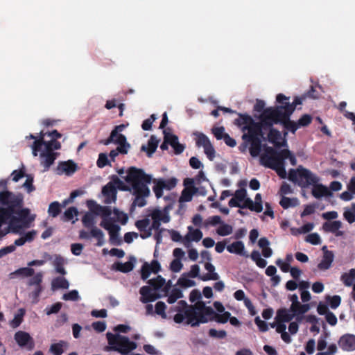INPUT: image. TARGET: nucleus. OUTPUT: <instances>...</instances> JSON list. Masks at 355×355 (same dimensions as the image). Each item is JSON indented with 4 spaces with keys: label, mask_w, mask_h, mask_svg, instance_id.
I'll return each mask as SVG.
<instances>
[{
    "label": "nucleus",
    "mask_w": 355,
    "mask_h": 355,
    "mask_svg": "<svg viewBox=\"0 0 355 355\" xmlns=\"http://www.w3.org/2000/svg\"><path fill=\"white\" fill-rule=\"evenodd\" d=\"M125 125H116L111 132L110 133V137L105 139V140H102L100 141L101 144H103L104 145H109L110 144H111L112 142V140L114 139V137H115L116 135H117V134H120L119 132H122L124 128H125Z\"/></svg>",
    "instance_id": "obj_43"
},
{
    "label": "nucleus",
    "mask_w": 355,
    "mask_h": 355,
    "mask_svg": "<svg viewBox=\"0 0 355 355\" xmlns=\"http://www.w3.org/2000/svg\"><path fill=\"white\" fill-rule=\"evenodd\" d=\"M125 180L132 189V194L135 196L132 207H143L146 205V198L150 195V189L147 184L150 183L152 178L146 174L144 170L132 166L128 168Z\"/></svg>",
    "instance_id": "obj_4"
},
{
    "label": "nucleus",
    "mask_w": 355,
    "mask_h": 355,
    "mask_svg": "<svg viewBox=\"0 0 355 355\" xmlns=\"http://www.w3.org/2000/svg\"><path fill=\"white\" fill-rule=\"evenodd\" d=\"M198 189L193 188L190 189L189 188H185L183 189L180 198V202H189L192 200V196L197 192Z\"/></svg>",
    "instance_id": "obj_44"
},
{
    "label": "nucleus",
    "mask_w": 355,
    "mask_h": 355,
    "mask_svg": "<svg viewBox=\"0 0 355 355\" xmlns=\"http://www.w3.org/2000/svg\"><path fill=\"white\" fill-rule=\"evenodd\" d=\"M102 193L105 196L104 202L105 204H111L116 200L117 191L111 181L103 187Z\"/></svg>",
    "instance_id": "obj_21"
},
{
    "label": "nucleus",
    "mask_w": 355,
    "mask_h": 355,
    "mask_svg": "<svg viewBox=\"0 0 355 355\" xmlns=\"http://www.w3.org/2000/svg\"><path fill=\"white\" fill-rule=\"evenodd\" d=\"M266 153L268 154H272L276 156L279 160H281L283 163H284L285 159H288L290 163L295 166L296 164V158L294 155L291 153V152L288 149H284L280 150L279 152L277 151L272 147L266 146Z\"/></svg>",
    "instance_id": "obj_14"
},
{
    "label": "nucleus",
    "mask_w": 355,
    "mask_h": 355,
    "mask_svg": "<svg viewBox=\"0 0 355 355\" xmlns=\"http://www.w3.org/2000/svg\"><path fill=\"white\" fill-rule=\"evenodd\" d=\"M295 317L296 318V320L299 322H302L304 319L306 322H311V315L304 316V315L300 313L292 312L291 307L288 309L286 308L279 309L277 311L275 320L276 321L282 322H288Z\"/></svg>",
    "instance_id": "obj_10"
},
{
    "label": "nucleus",
    "mask_w": 355,
    "mask_h": 355,
    "mask_svg": "<svg viewBox=\"0 0 355 355\" xmlns=\"http://www.w3.org/2000/svg\"><path fill=\"white\" fill-rule=\"evenodd\" d=\"M205 268L209 272L208 273L200 276V279L204 282L209 280H218L220 277L217 272H215V267L214 266L209 263L207 262L205 263Z\"/></svg>",
    "instance_id": "obj_29"
},
{
    "label": "nucleus",
    "mask_w": 355,
    "mask_h": 355,
    "mask_svg": "<svg viewBox=\"0 0 355 355\" xmlns=\"http://www.w3.org/2000/svg\"><path fill=\"white\" fill-rule=\"evenodd\" d=\"M279 204L284 209L293 207L297 205V199L283 196L279 202Z\"/></svg>",
    "instance_id": "obj_52"
},
{
    "label": "nucleus",
    "mask_w": 355,
    "mask_h": 355,
    "mask_svg": "<svg viewBox=\"0 0 355 355\" xmlns=\"http://www.w3.org/2000/svg\"><path fill=\"white\" fill-rule=\"evenodd\" d=\"M239 118L234 120V123L241 128L243 132L242 139L250 143V153L252 157H257L261 150L262 134L261 125L270 126L271 124L265 121L261 114L259 116V121L256 122L247 114L237 113Z\"/></svg>",
    "instance_id": "obj_2"
},
{
    "label": "nucleus",
    "mask_w": 355,
    "mask_h": 355,
    "mask_svg": "<svg viewBox=\"0 0 355 355\" xmlns=\"http://www.w3.org/2000/svg\"><path fill=\"white\" fill-rule=\"evenodd\" d=\"M43 146L44 147V150L54 153V150L60 149L61 144L53 138L51 141H46Z\"/></svg>",
    "instance_id": "obj_50"
},
{
    "label": "nucleus",
    "mask_w": 355,
    "mask_h": 355,
    "mask_svg": "<svg viewBox=\"0 0 355 355\" xmlns=\"http://www.w3.org/2000/svg\"><path fill=\"white\" fill-rule=\"evenodd\" d=\"M187 276V275H183L181 277H180L178 280V284L183 288H189L192 287L196 285L194 281L189 279Z\"/></svg>",
    "instance_id": "obj_58"
},
{
    "label": "nucleus",
    "mask_w": 355,
    "mask_h": 355,
    "mask_svg": "<svg viewBox=\"0 0 355 355\" xmlns=\"http://www.w3.org/2000/svg\"><path fill=\"white\" fill-rule=\"evenodd\" d=\"M100 226L107 230L110 234V243L115 245H119L121 240L119 238V232L120 226L114 223L112 218L103 219Z\"/></svg>",
    "instance_id": "obj_11"
},
{
    "label": "nucleus",
    "mask_w": 355,
    "mask_h": 355,
    "mask_svg": "<svg viewBox=\"0 0 355 355\" xmlns=\"http://www.w3.org/2000/svg\"><path fill=\"white\" fill-rule=\"evenodd\" d=\"M218 235L225 236L230 235L232 232V227L228 224L223 223L216 230Z\"/></svg>",
    "instance_id": "obj_60"
},
{
    "label": "nucleus",
    "mask_w": 355,
    "mask_h": 355,
    "mask_svg": "<svg viewBox=\"0 0 355 355\" xmlns=\"http://www.w3.org/2000/svg\"><path fill=\"white\" fill-rule=\"evenodd\" d=\"M91 235L92 237L97 241L96 245L102 246L104 245V233L101 230L98 229L97 227H93V228L91 229Z\"/></svg>",
    "instance_id": "obj_40"
},
{
    "label": "nucleus",
    "mask_w": 355,
    "mask_h": 355,
    "mask_svg": "<svg viewBox=\"0 0 355 355\" xmlns=\"http://www.w3.org/2000/svg\"><path fill=\"white\" fill-rule=\"evenodd\" d=\"M13 215V216L8 218L9 227L14 234H21V230L23 228H28L30 227L31 223L35 220V215L28 214L24 218H21L20 216Z\"/></svg>",
    "instance_id": "obj_9"
},
{
    "label": "nucleus",
    "mask_w": 355,
    "mask_h": 355,
    "mask_svg": "<svg viewBox=\"0 0 355 355\" xmlns=\"http://www.w3.org/2000/svg\"><path fill=\"white\" fill-rule=\"evenodd\" d=\"M343 216L350 224L355 221V203H352L350 208H345Z\"/></svg>",
    "instance_id": "obj_45"
},
{
    "label": "nucleus",
    "mask_w": 355,
    "mask_h": 355,
    "mask_svg": "<svg viewBox=\"0 0 355 355\" xmlns=\"http://www.w3.org/2000/svg\"><path fill=\"white\" fill-rule=\"evenodd\" d=\"M15 340L19 346L24 347L32 340V338L28 333L19 331L15 334Z\"/></svg>",
    "instance_id": "obj_35"
},
{
    "label": "nucleus",
    "mask_w": 355,
    "mask_h": 355,
    "mask_svg": "<svg viewBox=\"0 0 355 355\" xmlns=\"http://www.w3.org/2000/svg\"><path fill=\"white\" fill-rule=\"evenodd\" d=\"M339 347L344 351L352 352L355 350V335L346 334L342 336L338 340Z\"/></svg>",
    "instance_id": "obj_20"
},
{
    "label": "nucleus",
    "mask_w": 355,
    "mask_h": 355,
    "mask_svg": "<svg viewBox=\"0 0 355 355\" xmlns=\"http://www.w3.org/2000/svg\"><path fill=\"white\" fill-rule=\"evenodd\" d=\"M261 164L265 167L269 168L276 171L277 175L281 178H286V171L284 166V163L279 160L276 156L266 153V148H265L264 153L260 157Z\"/></svg>",
    "instance_id": "obj_7"
},
{
    "label": "nucleus",
    "mask_w": 355,
    "mask_h": 355,
    "mask_svg": "<svg viewBox=\"0 0 355 355\" xmlns=\"http://www.w3.org/2000/svg\"><path fill=\"white\" fill-rule=\"evenodd\" d=\"M196 144L198 147H203L207 158L212 161L215 157V149L207 135L202 132H196Z\"/></svg>",
    "instance_id": "obj_13"
},
{
    "label": "nucleus",
    "mask_w": 355,
    "mask_h": 355,
    "mask_svg": "<svg viewBox=\"0 0 355 355\" xmlns=\"http://www.w3.org/2000/svg\"><path fill=\"white\" fill-rule=\"evenodd\" d=\"M183 297L182 292L180 289L174 288L172 289L171 294L168 296L167 302L168 304L175 303L178 299Z\"/></svg>",
    "instance_id": "obj_51"
},
{
    "label": "nucleus",
    "mask_w": 355,
    "mask_h": 355,
    "mask_svg": "<svg viewBox=\"0 0 355 355\" xmlns=\"http://www.w3.org/2000/svg\"><path fill=\"white\" fill-rule=\"evenodd\" d=\"M327 302L328 303V306H329L331 309H336L339 306L341 302V297L339 295H334L327 296L326 297Z\"/></svg>",
    "instance_id": "obj_57"
},
{
    "label": "nucleus",
    "mask_w": 355,
    "mask_h": 355,
    "mask_svg": "<svg viewBox=\"0 0 355 355\" xmlns=\"http://www.w3.org/2000/svg\"><path fill=\"white\" fill-rule=\"evenodd\" d=\"M135 261V258L134 257H130V260L125 263L115 262L112 265V269L123 273H127L133 270Z\"/></svg>",
    "instance_id": "obj_27"
},
{
    "label": "nucleus",
    "mask_w": 355,
    "mask_h": 355,
    "mask_svg": "<svg viewBox=\"0 0 355 355\" xmlns=\"http://www.w3.org/2000/svg\"><path fill=\"white\" fill-rule=\"evenodd\" d=\"M65 344L64 341L52 344L50 347V352L54 355H61L63 352V345Z\"/></svg>",
    "instance_id": "obj_59"
},
{
    "label": "nucleus",
    "mask_w": 355,
    "mask_h": 355,
    "mask_svg": "<svg viewBox=\"0 0 355 355\" xmlns=\"http://www.w3.org/2000/svg\"><path fill=\"white\" fill-rule=\"evenodd\" d=\"M324 254L321 261L318 263V267L320 270L329 269L334 261V255L331 251L327 250V246L322 247Z\"/></svg>",
    "instance_id": "obj_25"
},
{
    "label": "nucleus",
    "mask_w": 355,
    "mask_h": 355,
    "mask_svg": "<svg viewBox=\"0 0 355 355\" xmlns=\"http://www.w3.org/2000/svg\"><path fill=\"white\" fill-rule=\"evenodd\" d=\"M61 212L60 204L58 201L51 202L48 209V213L49 216L53 218L57 217Z\"/></svg>",
    "instance_id": "obj_49"
},
{
    "label": "nucleus",
    "mask_w": 355,
    "mask_h": 355,
    "mask_svg": "<svg viewBox=\"0 0 355 355\" xmlns=\"http://www.w3.org/2000/svg\"><path fill=\"white\" fill-rule=\"evenodd\" d=\"M178 180L175 178H171L167 180L163 178L154 179L153 183L155 184L153 190L157 198H160L163 196V190H171L175 187Z\"/></svg>",
    "instance_id": "obj_12"
},
{
    "label": "nucleus",
    "mask_w": 355,
    "mask_h": 355,
    "mask_svg": "<svg viewBox=\"0 0 355 355\" xmlns=\"http://www.w3.org/2000/svg\"><path fill=\"white\" fill-rule=\"evenodd\" d=\"M53 289H67L69 286V282L63 277H58L53 279L51 282Z\"/></svg>",
    "instance_id": "obj_37"
},
{
    "label": "nucleus",
    "mask_w": 355,
    "mask_h": 355,
    "mask_svg": "<svg viewBox=\"0 0 355 355\" xmlns=\"http://www.w3.org/2000/svg\"><path fill=\"white\" fill-rule=\"evenodd\" d=\"M139 293L141 295L140 301L144 304L154 302L159 297V295L148 286H142L139 290Z\"/></svg>",
    "instance_id": "obj_23"
},
{
    "label": "nucleus",
    "mask_w": 355,
    "mask_h": 355,
    "mask_svg": "<svg viewBox=\"0 0 355 355\" xmlns=\"http://www.w3.org/2000/svg\"><path fill=\"white\" fill-rule=\"evenodd\" d=\"M37 235V231L31 230L26 233H25L23 236L16 239L14 242L13 245L16 248V246H21L24 245L26 242L31 243L32 242Z\"/></svg>",
    "instance_id": "obj_31"
},
{
    "label": "nucleus",
    "mask_w": 355,
    "mask_h": 355,
    "mask_svg": "<svg viewBox=\"0 0 355 355\" xmlns=\"http://www.w3.org/2000/svg\"><path fill=\"white\" fill-rule=\"evenodd\" d=\"M323 332L318 341L317 349L319 351H322L327 347V339L329 336L330 333L327 329V326L324 321H321Z\"/></svg>",
    "instance_id": "obj_34"
},
{
    "label": "nucleus",
    "mask_w": 355,
    "mask_h": 355,
    "mask_svg": "<svg viewBox=\"0 0 355 355\" xmlns=\"http://www.w3.org/2000/svg\"><path fill=\"white\" fill-rule=\"evenodd\" d=\"M77 170V165L72 160L59 162L56 167L55 171L58 175H62L63 173L70 175L74 173Z\"/></svg>",
    "instance_id": "obj_22"
},
{
    "label": "nucleus",
    "mask_w": 355,
    "mask_h": 355,
    "mask_svg": "<svg viewBox=\"0 0 355 355\" xmlns=\"http://www.w3.org/2000/svg\"><path fill=\"white\" fill-rule=\"evenodd\" d=\"M8 179L0 180V218L6 223L13 215L24 218L30 214L28 208H24V196L21 193H14L8 189Z\"/></svg>",
    "instance_id": "obj_3"
},
{
    "label": "nucleus",
    "mask_w": 355,
    "mask_h": 355,
    "mask_svg": "<svg viewBox=\"0 0 355 355\" xmlns=\"http://www.w3.org/2000/svg\"><path fill=\"white\" fill-rule=\"evenodd\" d=\"M64 260L61 256H57L53 261V266L58 273L64 275L67 272L64 268Z\"/></svg>",
    "instance_id": "obj_46"
},
{
    "label": "nucleus",
    "mask_w": 355,
    "mask_h": 355,
    "mask_svg": "<svg viewBox=\"0 0 355 355\" xmlns=\"http://www.w3.org/2000/svg\"><path fill=\"white\" fill-rule=\"evenodd\" d=\"M166 283V280L161 275H158L156 278L149 279L148 284L153 287L154 290L158 291Z\"/></svg>",
    "instance_id": "obj_47"
},
{
    "label": "nucleus",
    "mask_w": 355,
    "mask_h": 355,
    "mask_svg": "<svg viewBox=\"0 0 355 355\" xmlns=\"http://www.w3.org/2000/svg\"><path fill=\"white\" fill-rule=\"evenodd\" d=\"M46 135H48V132H44L43 131H41L38 137H35L31 134L26 137V139L30 138L35 139L33 144L31 146L32 153L34 157L37 156L38 153L41 151L42 146L46 142L44 140V137Z\"/></svg>",
    "instance_id": "obj_19"
},
{
    "label": "nucleus",
    "mask_w": 355,
    "mask_h": 355,
    "mask_svg": "<svg viewBox=\"0 0 355 355\" xmlns=\"http://www.w3.org/2000/svg\"><path fill=\"white\" fill-rule=\"evenodd\" d=\"M209 336L212 338L223 339L227 336V332L225 330L218 331L215 329H210L209 330Z\"/></svg>",
    "instance_id": "obj_64"
},
{
    "label": "nucleus",
    "mask_w": 355,
    "mask_h": 355,
    "mask_svg": "<svg viewBox=\"0 0 355 355\" xmlns=\"http://www.w3.org/2000/svg\"><path fill=\"white\" fill-rule=\"evenodd\" d=\"M289 97L282 94H277L276 101L282 105L267 107L261 116L265 121L273 119V123H282L286 130L294 133L299 125L297 122L291 121L290 116L297 106L302 104L304 98L296 96L292 103L287 101Z\"/></svg>",
    "instance_id": "obj_1"
},
{
    "label": "nucleus",
    "mask_w": 355,
    "mask_h": 355,
    "mask_svg": "<svg viewBox=\"0 0 355 355\" xmlns=\"http://www.w3.org/2000/svg\"><path fill=\"white\" fill-rule=\"evenodd\" d=\"M87 205L90 210L96 215L101 216L103 219H107L112 214V209L107 206H101L96 203L94 200H89Z\"/></svg>",
    "instance_id": "obj_16"
},
{
    "label": "nucleus",
    "mask_w": 355,
    "mask_h": 355,
    "mask_svg": "<svg viewBox=\"0 0 355 355\" xmlns=\"http://www.w3.org/2000/svg\"><path fill=\"white\" fill-rule=\"evenodd\" d=\"M311 231V223H307L303 226L299 228H291V232L293 235L297 236L302 234L308 233L304 238V240L307 243H311V234L309 232Z\"/></svg>",
    "instance_id": "obj_32"
},
{
    "label": "nucleus",
    "mask_w": 355,
    "mask_h": 355,
    "mask_svg": "<svg viewBox=\"0 0 355 355\" xmlns=\"http://www.w3.org/2000/svg\"><path fill=\"white\" fill-rule=\"evenodd\" d=\"M117 138L114 137L112 142L119 145L118 147H123V149L130 148V144L127 142L126 137L122 134H117Z\"/></svg>",
    "instance_id": "obj_54"
},
{
    "label": "nucleus",
    "mask_w": 355,
    "mask_h": 355,
    "mask_svg": "<svg viewBox=\"0 0 355 355\" xmlns=\"http://www.w3.org/2000/svg\"><path fill=\"white\" fill-rule=\"evenodd\" d=\"M342 227V223L340 220L327 221L323 224V229L327 232L334 234L336 236H342L344 232L340 229Z\"/></svg>",
    "instance_id": "obj_24"
},
{
    "label": "nucleus",
    "mask_w": 355,
    "mask_h": 355,
    "mask_svg": "<svg viewBox=\"0 0 355 355\" xmlns=\"http://www.w3.org/2000/svg\"><path fill=\"white\" fill-rule=\"evenodd\" d=\"M82 223L86 228H93V227H96L94 225V217L91 213H86L82 218Z\"/></svg>",
    "instance_id": "obj_53"
},
{
    "label": "nucleus",
    "mask_w": 355,
    "mask_h": 355,
    "mask_svg": "<svg viewBox=\"0 0 355 355\" xmlns=\"http://www.w3.org/2000/svg\"><path fill=\"white\" fill-rule=\"evenodd\" d=\"M40 164L43 166V171H47L49 170L51 165L53 164L55 160L57 158L58 153H51L44 150L40 151Z\"/></svg>",
    "instance_id": "obj_15"
},
{
    "label": "nucleus",
    "mask_w": 355,
    "mask_h": 355,
    "mask_svg": "<svg viewBox=\"0 0 355 355\" xmlns=\"http://www.w3.org/2000/svg\"><path fill=\"white\" fill-rule=\"evenodd\" d=\"M150 222V219L148 218L138 220L135 222V226L138 230L141 232V234H145L148 232Z\"/></svg>",
    "instance_id": "obj_42"
},
{
    "label": "nucleus",
    "mask_w": 355,
    "mask_h": 355,
    "mask_svg": "<svg viewBox=\"0 0 355 355\" xmlns=\"http://www.w3.org/2000/svg\"><path fill=\"white\" fill-rule=\"evenodd\" d=\"M227 250L230 253L236 254L245 257H248V254H246V252H245L244 243L241 241H235L232 244L227 245Z\"/></svg>",
    "instance_id": "obj_28"
},
{
    "label": "nucleus",
    "mask_w": 355,
    "mask_h": 355,
    "mask_svg": "<svg viewBox=\"0 0 355 355\" xmlns=\"http://www.w3.org/2000/svg\"><path fill=\"white\" fill-rule=\"evenodd\" d=\"M159 144V140L156 138L155 136L152 135L148 141V147L143 145L141 148L142 151H146L147 155L148 157H151V155L156 151Z\"/></svg>",
    "instance_id": "obj_33"
},
{
    "label": "nucleus",
    "mask_w": 355,
    "mask_h": 355,
    "mask_svg": "<svg viewBox=\"0 0 355 355\" xmlns=\"http://www.w3.org/2000/svg\"><path fill=\"white\" fill-rule=\"evenodd\" d=\"M111 182H113L114 185L116 187V189H119L121 191H130L132 189V187L126 185L122 180L119 179V178L116 175H113L111 176Z\"/></svg>",
    "instance_id": "obj_41"
},
{
    "label": "nucleus",
    "mask_w": 355,
    "mask_h": 355,
    "mask_svg": "<svg viewBox=\"0 0 355 355\" xmlns=\"http://www.w3.org/2000/svg\"><path fill=\"white\" fill-rule=\"evenodd\" d=\"M42 273L37 272L35 275L32 278L28 280V286H42L41 284L42 282Z\"/></svg>",
    "instance_id": "obj_61"
},
{
    "label": "nucleus",
    "mask_w": 355,
    "mask_h": 355,
    "mask_svg": "<svg viewBox=\"0 0 355 355\" xmlns=\"http://www.w3.org/2000/svg\"><path fill=\"white\" fill-rule=\"evenodd\" d=\"M161 221L153 220L151 225L148 227V232L145 234H140L141 239H145L150 237L152 235V230H154L155 231L164 230L163 228H160Z\"/></svg>",
    "instance_id": "obj_56"
},
{
    "label": "nucleus",
    "mask_w": 355,
    "mask_h": 355,
    "mask_svg": "<svg viewBox=\"0 0 355 355\" xmlns=\"http://www.w3.org/2000/svg\"><path fill=\"white\" fill-rule=\"evenodd\" d=\"M273 119L266 120V122L271 124L270 126H265L261 125V138L263 140H268L270 144H273L277 148H280L282 146L286 145V141H280L282 138L281 132L277 129L273 128L275 124L278 123H273Z\"/></svg>",
    "instance_id": "obj_8"
},
{
    "label": "nucleus",
    "mask_w": 355,
    "mask_h": 355,
    "mask_svg": "<svg viewBox=\"0 0 355 355\" xmlns=\"http://www.w3.org/2000/svg\"><path fill=\"white\" fill-rule=\"evenodd\" d=\"M153 220L162 221L163 223H168L170 220L169 216L164 214L162 211L155 209H154L150 215Z\"/></svg>",
    "instance_id": "obj_39"
},
{
    "label": "nucleus",
    "mask_w": 355,
    "mask_h": 355,
    "mask_svg": "<svg viewBox=\"0 0 355 355\" xmlns=\"http://www.w3.org/2000/svg\"><path fill=\"white\" fill-rule=\"evenodd\" d=\"M298 181L297 184L304 188L311 184V172L304 168H298Z\"/></svg>",
    "instance_id": "obj_30"
},
{
    "label": "nucleus",
    "mask_w": 355,
    "mask_h": 355,
    "mask_svg": "<svg viewBox=\"0 0 355 355\" xmlns=\"http://www.w3.org/2000/svg\"><path fill=\"white\" fill-rule=\"evenodd\" d=\"M243 203L241 204V209H249L252 211L257 213L261 212V208L259 203H254L250 198H246L243 201Z\"/></svg>",
    "instance_id": "obj_36"
},
{
    "label": "nucleus",
    "mask_w": 355,
    "mask_h": 355,
    "mask_svg": "<svg viewBox=\"0 0 355 355\" xmlns=\"http://www.w3.org/2000/svg\"><path fill=\"white\" fill-rule=\"evenodd\" d=\"M108 343L112 347L121 354H128L137 347V344L130 341L128 338L119 335L107 334Z\"/></svg>",
    "instance_id": "obj_6"
},
{
    "label": "nucleus",
    "mask_w": 355,
    "mask_h": 355,
    "mask_svg": "<svg viewBox=\"0 0 355 355\" xmlns=\"http://www.w3.org/2000/svg\"><path fill=\"white\" fill-rule=\"evenodd\" d=\"M35 270L34 269L29 267L20 268L16 270L15 272H11L10 274V278H13L15 276H21V277H32L34 275Z\"/></svg>",
    "instance_id": "obj_38"
},
{
    "label": "nucleus",
    "mask_w": 355,
    "mask_h": 355,
    "mask_svg": "<svg viewBox=\"0 0 355 355\" xmlns=\"http://www.w3.org/2000/svg\"><path fill=\"white\" fill-rule=\"evenodd\" d=\"M177 313L173 317L175 323L180 324L184 319L187 322H191L198 313H203L208 316L215 314V311L211 306H206L202 301L197 302L193 306H189L184 300H180L175 307Z\"/></svg>",
    "instance_id": "obj_5"
},
{
    "label": "nucleus",
    "mask_w": 355,
    "mask_h": 355,
    "mask_svg": "<svg viewBox=\"0 0 355 355\" xmlns=\"http://www.w3.org/2000/svg\"><path fill=\"white\" fill-rule=\"evenodd\" d=\"M317 180V177L312 174V196L316 198L331 196L332 193L327 187H325L322 184L313 185V184Z\"/></svg>",
    "instance_id": "obj_17"
},
{
    "label": "nucleus",
    "mask_w": 355,
    "mask_h": 355,
    "mask_svg": "<svg viewBox=\"0 0 355 355\" xmlns=\"http://www.w3.org/2000/svg\"><path fill=\"white\" fill-rule=\"evenodd\" d=\"M80 298L78 292L76 290H72L67 293H64L62 296L64 300L68 301H77Z\"/></svg>",
    "instance_id": "obj_63"
},
{
    "label": "nucleus",
    "mask_w": 355,
    "mask_h": 355,
    "mask_svg": "<svg viewBox=\"0 0 355 355\" xmlns=\"http://www.w3.org/2000/svg\"><path fill=\"white\" fill-rule=\"evenodd\" d=\"M207 317L209 316L204 313V312L198 313L191 322H187V324H191V327L198 326L200 323H206L208 322L209 319Z\"/></svg>",
    "instance_id": "obj_55"
},
{
    "label": "nucleus",
    "mask_w": 355,
    "mask_h": 355,
    "mask_svg": "<svg viewBox=\"0 0 355 355\" xmlns=\"http://www.w3.org/2000/svg\"><path fill=\"white\" fill-rule=\"evenodd\" d=\"M27 178L23 184V187L26 189V191L30 193L35 190L33 185V177L31 175H26Z\"/></svg>",
    "instance_id": "obj_62"
},
{
    "label": "nucleus",
    "mask_w": 355,
    "mask_h": 355,
    "mask_svg": "<svg viewBox=\"0 0 355 355\" xmlns=\"http://www.w3.org/2000/svg\"><path fill=\"white\" fill-rule=\"evenodd\" d=\"M189 233L183 239V244L186 247L189 246L191 241H199L202 237V232L199 229L193 230L191 227H189Z\"/></svg>",
    "instance_id": "obj_26"
},
{
    "label": "nucleus",
    "mask_w": 355,
    "mask_h": 355,
    "mask_svg": "<svg viewBox=\"0 0 355 355\" xmlns=\"http://www.w3.org/2000/svg\"><path fill=\"white\" fill-rule=\"evenodd\" d=\"M230 318V313L228 311H225L222 314H218L215 312V314H213L209 317V320H214L218 323L225 324Z\"/></svg>",
    "instance_id": "obj_48"
},
{
    "label": "nucleus",
    "mask_w": 355,
    "mask_h": 355,
    "mask_svg": "<svg viewBox=\"0 0 355 355\" xmlns=\"http://www.w3.org/2000/svg\"><path fill=\"white\" fill-rule=\"evenodd\" d=\"M289 300L291 302L290 307L292 312H297L304 315L311 309L310 304H301L296 294L291 295Z\"/></svg>",
    "instance_id": "obj_18"
}]
</instances>
